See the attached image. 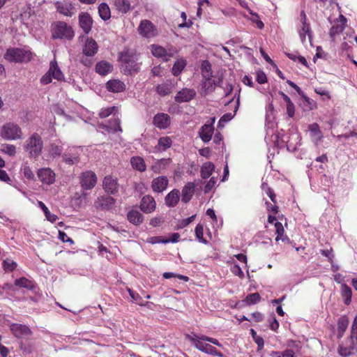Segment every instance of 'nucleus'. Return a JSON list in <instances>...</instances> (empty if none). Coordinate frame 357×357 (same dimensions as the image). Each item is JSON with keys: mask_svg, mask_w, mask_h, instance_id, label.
<instances>
[{"mask_svg": "<svg viewBox=\"0 0 357 357\" xmlns=\"http://www.w3.org/2000/svg\"><path fill=\"white\" fill-rule=\"evenodd\" d=\"M236 106L235 107V110H234V114H231V113H227L225 114H224L220 119L219 122H218V127H223L224 126V123H227V122H229V121H231L234 116L235 115V113L237 111L238 109V104H239V99H238L237 100V102H236Z\"/></svg>", "mask_w": 357, "mask_h": 357, "instance_id": "47", "label": "nucleus"}, {"mask_svg": "<svg viewBox=\"0 0 357 357\" xmlns=\"http://www.w3.org/2000/svg\"><path fill=\"white\" fill-rule=\"evenodd\" d=\"M129 295L130 296L132 301H140L142 300V297L137 294L131 290L130 289H128Z\"/></svg>", "mask_w": 357, "mask_h": 357, "instance_id": "64", "label": "nucleus"}, {"mask_svg": "<svg viewBox=\"0 0 357 357\" xmlns=\"http://www.w3.org/2000/svg\"><path fill=\"white\" fill-rule=\"evenodd\" d=\"M256 79L259 84H264L267 82L266 74L261 70L257 71Z\"/></svg>", "mask_w": 357, "mask_h": 357, "instance_id": "59", "label": "nucleus"}, {"mask_svg": "<svg viewBox=\"0 0 357 357\" xmlns=\"http://www.w3.org/2000/svg\"><path fill=\"white\" fill-rule=\"evenodd\" d=\"M107 89L112 93H120L126 89V84L119 79H111L106 83Z\"/></svg>", "mask_w": 357, "mask_h": 357, "instance_id": "24", "label": "nucleus"}, {"mask_svg": "<svg viewBox=\"0 0 357 357\" xmlns=\"http://www.w3.org/2000/svg\"><path fill=\"white\" fill-rule=\"evenodd\" d=\"M169 184V180L165 176H159L154 178L151 184V188L154 192H162L166 190Z\"/></svg>", "mask_w": 357, "mask_h": 357, "instance_id": "15", "label": "nucleus"}, {"mask_svg": "<svg viewBox=\"0 0 357 357\" xmlns=\"http://www.w3.org/2000/svg\"><path fill=\"white\" fill-rule=\"evenodd\" d=\"M79 25L85 33H89L91 30L93 20L91 17L86 13L79 15Z\"/></svg>", "mask_w": 357, "mask_h": 357, "instance_id": "25", "label": "nucleus"}, {"mask_svg": "<svg viewBox=\"0 0 357 357\" xmlns=\"http://www.w3.org/2000/svg\"><path fill=\"white\" fill-rule=\"evenodd\" d=\"M139 34L145 38H152L157 34L153 24L147 20H142L138 27Z\"/></svg>", "mask_w": 357, "mask_h": 357, "instance_id": "12", "label": "nucleus"}, {"mask_svg": "<svg viewBox=\"0 0 357 357\" xmlns=\"http://www.w3.org/2000/svg\"><path fill=\"white\" fill-rule=\"evenodd\" d=\"M215 169V165L211 162H207L203 164L201 167V176L202 178H208L211 176Z\"/></svg>", "mask_w": 357, "mask_h": 357, "instance_id": "36", "label": "nucleus"}, {"mask_svg": "<svg viewBox=\"0 0 357 357\" xmlns=\"http://www.w3.org/2000/svg\"><path fill=\"white\" fill-rule=\"evenodd\" d=\"M347 22V18L342 15H340L338 20L334 21V23L329 33L330 37L333 40H335L336 36L340 34L343 31L345 28Z\"/></svg>", "mask_w": 357, "mask_h": 357, "instance_id": "14", "label": "nucleus"}, {"mask_svg": "<svg viewBox=\"0 0 357 357\" xmlns=\"http://www.w3.org/2000/svg\"><path fill=\"white\" fill-rule=\"evenodd\" d=\"M248 305L255 304L260 301V296L258 293L248 294L244 300Z\"/></svg>", "mask_w": 357, "mask_h": 357, "instance_id": "54", "label": "nucleus"}, {"mask_svg": "<svg viewBox=\"0 0 357 357\" xmlns=\"http://www.w3.org/2000/svg\"><path fill=\"white\" fill-rule=\"evenodd\" d=\"M195 190V185L192 182L187 183L182 189L181 200L188 203L192 197Z\"/></svg>", "mask_w": 357, "mask_h": 357, "instance_id": "27", "label": "nucleus"}, {"mask_svg": "<svg viewBox=\"0 0 357 357\" xmlns=\"http://www.w3.org/2000/svg\"><path fill=\"white\" fill-rule=\"evenodd\" d=\"M127 217L130 222L136 225L141 224L143 221V216L137 210L129 211Z\"/></svg>", "mask_w": 357, "mask_h": 357, "instance_id": "35", "label": "nucleus"}, {"mask_svg": "<svg viewBox=\"0 0 357 357\" xmlns=\"http://www.w3.org/2000/svg\"><path fill=\"white\" fill-rule=\"evenodd\" d=\"M186 66V61L183 59H178L173 66L172 72L174 76L178 75Z\"/></svg>", "mask_w": 357, "mask_h": 357, "instance_id": "44", "label": "nucleus"}, {"mask_svg": "<svg viewBox=\"0 0 357 357\" xmlns=\"http://www.w3.org/2000/svg\"><path fill=\"white\" fill-rule=\"evenodd\" d=\"M180 199V192L178 190L174 189L169 192L165 197V203L168 207H174Z\"/></svg>", "mask_w": 357, "mask_h": 357, "instance_id": "29", "label": "nucleus"}, {"mask_svg": "<svg viewBox=\"0 0 357 357\" xmlns=\"http://www.w3.org/2000/svg\"><path fill=\"white\" fill-rule=\"evenodd\" d=\"M38 206L43 210L44 215L48 221L52 223H54L56 221L58 217L55 214L51 213L48 208L43 202L38 201Z\"/></svg>", "mask_w": 357, "mask_h": 357, "instance_id": "38", "label": "nucleus"}, {"mask_svg": "<svg viewBox=\"0 0 357 357\" xmlns=\"http://www.w3.org/2000/svg\"><path fill=\"white\" fill-rule=\"evenodd\" d=\"M195 95L196 92L194 89H183L176 95L175 101L179 103L189 102L195 98Z\"/></svg>", "mask_w": 357, "mask_h": 357, "instance_id": "19", "label": "nucleus"}, {"mask_svg": "<svg viewBox=\"0 0 357 357\" xmlns=\"http://www.w3.org/2000/svg\"><path fill=\"white\" fill-rule=\"evenodd\" d=\"M341 292L342 296L344 299V303L346 305H349L351 303L352 296V291L351 288L346 285L345 284H343L341 286Z\"/></svg>", "mask_w": 357, "mask_h": 357, "instance_id": "43", "label": "nucleus"}, {"mask_svg": "<svg viewBox=\"0 0 357 357\" xmlns=\"http://www.w3.org/2000/svg\"><path fill=\"white\" fill-rule=\"evenodd\" d=\"M54 5L56 10L65 16L71 17L74 14V6L69 0L56 1Z\"/></svg>", "mask_w": 357, "mask_h": 357, "instance_id": "13", "label": "nucleus"}, {"mask_svg": "<svg viewBox=\"0 0 357 357\" xmlns=\"http://www.w3.org/2000/svg\"><path fill=\"white\" fill-rule=\"evenodd\" d=\"M23 135L21 128L16 123L8 122L1 127L0 136L8 141H15L22 139Z\"/></svg>", "mask_w": 357, "mask_h": 357, "instance_id": "4", "label": "nucleus"}, {"mask_svg": "<svg viewBox=\"0 0 357 357\" xmlns=\"http://www.w3.org/2000/svg\"><path fill=\"white\" fill-rule=\"evenodd\" d=\"M172 144V141L169 137H160L158 140L155 149L158 151H164L169 149Z\"/></svg>", "mask_w": 357, "mask_h": 357, "instance_id": "37", "label": "nucleus"}, {"mask_svg": "<svg viewBox=\"0 0 357 357\" xmlns=\"http://www.w3.org/2000/svg\"><path fill=\"white\" fill-rule=\"evenodd\" d=\"M74 36L72 27L64 22H57L52 25L53 38L71 40Z\"/></svg>", "mask_w": 357, "mask_h": 357, "instance_id": "6", "label": "nucleus"}, {"mask_svg": "<svg viewBox=\"0 0 357 357\" xmlns=\"http://www.w3.org/2000/svg\"><path fill=\"white\" fill-rule=\"evenodd\" d=\"M98 13L103 20H109L111 17V12L109 6L105 3H102L98 6Z\"/></svg>", "mask_w": 357, "mask_h": 357, "instance_id": "40", "label": "nucleus"}, {"mask_svg": "<svg viewBox=\"0 0 357 357\" xmlns=\"http://www.w3.org/2000/svg\"><path fill=\"white\" fill-rule=\"evenodd\" d=\"M308 130L310 132V136L312 139V141L317 145L319 142L321 140L323 135L319 130V127L317 123H312L308 126Z\"/></svg>", "mask_w": 357, "mask_h": 357, "instance_id": "28", "label": "nucleus"}, {"mask_svg": "<svg viewBox=\"0 0 357 357\" xmlns=\"http://www.w3.org/2000/svg\"><path fill=\"white\" fill-rule=\"evenodd\" d=\"M59 238L64 243L68 242L70 244L74 243L73 241L70 237H68L65 232L61 231H59Z\"/></svg>", "mask_w": 357, "mask_h": 357, "instance_id": "61", "label": "nucleus"}, {"mask_svg": "<svg viewBox=\"0 0 357 357\" xmlns=\"http://www.w3.org/2000/svg\"><path fill=\"white\" fill-rule=\"evenodd\" d=\"M63 160L68 165H75L79 160V154L75 152H66L63 155Z\"/></svg>", "mask_w": 357, "mask_h": 357, "instance_id": "39", "label": "nucleus"}, {"mask_svg": "<svg viewBox=\"0 0 357 357\" xmlns=\"http://www.w3.org/2000/svg\"><path fill=\"white\" fill-rule=\"evenodd\" d=\"M98 50L97 43L93 38H87L82 48L83 54L86 56H93Z\"/></svg>", "mask_w": 357, "mask_h": 357, "instance_id": "21", "label": "nucleus"}, {"mask_svg": "<svg viewBox=\"0 0 357 357\" xmlns=\"http://www.w3.org/2000/svg\"><path fill=\"white\" fill-rule=\"evenodd\" d=\"M204 80L202 82V90L205 94H207L214 90L215 86L217 84L215 81L210 75L203 74Z\"/></svg>", "mask_w": 357, "mask_h": 357, "instance_id": "30", "label": "nucleus"}, {"mask_svg": "<svg viewBox=\"0 0 357 357\" xmlns=\"http://www.w3.org/2000/svg\"><path fill=\"white\" fill-rule=\"evenodd\" d=\"M115 200L113 197L109 196H102L98 197L95 202V206L98 209H108L113 206Z\"/></svg>", "mask_w": 357, "mask_h": 357, "instance_id": "26", "label": "nucleus"}, {"mask_svg": "<svg viewBox=\"0 0 357 357\" xmlns=\"http://www.w3.org/2000/svg\"><path fill=\"white\" fill-rule=\"evenodd\" d=\"M34 15V11L30 7H27L21 14V20L24 24L29 25L32 21V17Z\"/></svg>", "mask_w": 357, "mask_h": 357, "instance_id": "42", "label": "nucleus"}, {"mask_svg": "<svg viewBox=\"0 0 357 357\" xmlns=\"http://www.w3.org/2000/svg\"><path fill=\"white\" fill-rule=\"evenodd\" d=\"M152 54L157 57L162 59L164 61H167L171 57H173L177 52L176 50L173 47H168L164 48L162 46L158 45H152L150 47Z\"/></svg>", "mask_w": 357, "mask_h": 357, "instance_id": "8", "label": "nucleus"}, {"mask_svg": "<svg viewBox=\"0 0 357 357\" xmlns=\"http://www.w3.org/2000/svg\"><path fill=\"white\" fill-rule=\"evenodd\" d=\"M102 185L105 192L109 194L114 195L119 189L117 180L110 176L105 177Z\"/></svg>", "mask_w": 357, "mask_h": 357, "instance_id": "20", "label": "nucleus"}, {"mask_svg": "<svg viewBox=\"0 0 357 357\" xmlns=\"http://www.w3.org/2000/svg\"><path fill=\"white\" fill-rule=\"evenodd\" d=\"M15 285L31 291H33L36 288L35 283L33 281L24 277H22L19 279L15 280Z\"/></svg>", "mask_w": 357, "mask_h": 357, "instance_id": "34", "label": "nucleus"}, {"mask_svg": "<svg viewBox=\"0 0 357 357\" xmlns=\"http://www.w3.org/2000/svg\"><path fill=\"white\" fill-rule=\"evenodd\" d=\"M231 271L234 275L238 276L241 279H243L244 278V273L241 270V267L238 264L233 265L231 267Z\"/></svg>", "mask_w": 357, "mask_h": 357, "instance_id": "57", "label": "nucleus"}, {"mask_svg": "<svg viewBox=\"0 0 357 357\" xmlns=\"http://www.w3.org/2000/svg\"><path fill=\"white\" fill-rule=\"evenodd\" d=\"M3 57L9 62L27 63L32 59L33 53L27 47H11L6 50Z\"/></svg>", "mask_w": 357, "mask_h": 357, "instance_id": "1", "label": "nucleus"}, {"mask_svg": "<svg viewBox=\"0 0 357 357\" xmlns=\"http://www.w3.org/2000/svg\"><path fill=\"white\" fill-rule=\"evenodd\" d=\"M122 67L123 70L128 74H132L138 72L139 65L137 62V59L134 55L127 53L122 54L121 56Z\"/></svg>", "mask_w": 357, "mask_h": 357, "instance_id": "9", "label": "nucleus"}, {"mask_svg": "<svg viewBox=\"0 0 357 357\" xmlns=\"http://www.w3.org/2000/svg\"><path fill=\"white\" fill-rule=\"evenodd\" d=\"M348 326V321L344 318H341L337 324L338 337L340 338L345 332Z\"/></svg>", "mask_w": 357, "mask_h": 357, "instance_id": "50", "label": "nucleus"}, {"mask_svg": "<svg viewBox=\"0 0 357 357\" xmlns=\"http://www.w3.org/2000/svg\"><path fill=\"white\" fill-rule=\"evenodd\" d=\"M338 352L340 356L347 357L357 352V315L354 318L351 335L344 344L340 345Z\"/></svg>", "mask_w": 357, "mask_h": 357, "instance_id": "2", "label": "nucleus"}, {"mask_svg": "<svg viewBox=\"0 0 357 357\" xmlns=\"http://www.w3.org/2000/svg\"><path fill=\"white\" fill-rule=\"evenodd\" d=\"M156 202L154 198L151 195H145L142 197L140 208L145 213H151L155 211Z\"/></svg>", "mask_w": 357, "mask_h": 357, "instance_id": "17", "label": "nucleus"}, {"mask_svg": "<svg viewBox=\"0 0 357 357\" xmlns=\"http://www.w3.org/2000/svg\"><path fill=\"white\" fill-rule=\"evenodd\" d=\"M156 91L160 96H167L171 92V87L167 84H159L156 87Z\"/></svg>", "mask_w": 357, "mask_h": 357, "instance_id": "51", "label": "nucleus"}, {"mask_svg": "<svg viewBox=\"0 0 357 357\" xmlns=\"http://www.w3.org/2000/svg\"><path fill=\"white\" fill-rule=\"evenodd\" d=\"M215 120V118L211 119V123L210 124H204L199 130V137L205 143L208 142L211 139L214 131L213 124Z\"/></svg>", "mask_w": 357, "mask_h": 357, "instance_id": "18", "label": "nucleus"}, {"mask_svg": "<svg viewBox=\"0 0 357 357\" xmlns=\"http://www.w3.org/2000/svg\"><path fill=\"white\" fill-rule=\"evenodd\" d=\"M108 131H112L114 132L116 131L122 132L120 121L119 119H114L110 121L109 125L107 126Z\"/></svg>", "mask_w": 357, "mask_h": 357, "instance_id": "52", "label": "nucleus"}, {"mask_svg": "<svg viewBox=\"0 0 357 357\" xmlns=\"http://www.w3.org/2000/svg\"><path fill=\"white\" fill-rule=\"evenodd\" d=\"M191 341L192 342V344L197 349L202 352L209 354L213 351V347L207 343H205L204 342H206V340H202L201 335H195V337L191 338Z\"/></svg>", "mask_w": 357, "mask_h": 357, "instance_id": "22", "label": "nucleus"}, {"mask_svg": "<svg viewBox=\"0 0 357 357\" xmlns=\"http://www.w3.org/2000/svg\"><path fill=\"white\" fill-rule=\"evenodd\" d=\"M65 78L63 73L58 66L56 59L50 61L48 71L40 78L43 84H48L52 79L62 81Z\"/></svg>", "mask_w": 357, "mask_h": 357, "instance_id": "5", "label": "nucleus"}, {"mask_svg": "<svg viewBox=\"0 0 357 357\" xmlns=\"http://www.w3.org/2000/svg\"><path fill=\"white\" fill-rule=\"evenodd\" d=\"M301 25L298 29V35L301 43L306 45H307V37L308 42L312 46V31L310 25L307 22V17L304 11L301 13Z\"/></svg>", "mask_w": 357, "mask_h": 357, "instance_id": "7", "label": "nucleus"}, {"mask_svg": "<svg viewBox=\"0 0 357 357\" xmlns=\"http://www.w3.org/2000/svg\"><path fill=\"white\" fill-rule=\"evenodd\" d=\"M170 162L169 158L158 160L151 165V169L155 174H160L167 168Z\"/></svg>", "mask_w": 357, "mask_h": 357, "instance_id": "31", "label": "nucleus"}, {"mask_svg": "<svg viewBox=\"0 0 357 357\" xmlns=\"http://www.w3.org/2000/svg\"><path fill=\"white\" fill-rule=\"evenodd\" d=\"M43 147L42 138L38 134L34 133L29 137L24 142V149L30 157H38Z\"/></svg>", "mask_w": 357, "mask_h": 357, "instance_id": "3", "label": "nucleus"}, {"mask_svg": "<svg viewBox=\"0 0 357 357\" xmlns=\"http://www.w3.org/2000/svg\"><path fill=\"white\" fill-rule=\"evenodd\" d=\"M95 70L99 75H105L112 71L113 66L107 61H101L97 63Z\"/></svg>", "mask_w": 357, "mask_h": 357, "instance_id": "32", "label": "nucleus"}, {"mask_svg": "<svg viewBox=\"0 0 357 357\" xmlns=\"http://www.w3.org/2000/svg\"><path fill=\"white\" fill-rule=\"evenodd\" d=\"M1 151L10 156H14L16 153V147L13 144H5L1 146Z\"/></svg>", "mask_w": 357, "mask_h": 357, "instance_id": "49", "label": "nucleus"}, {"mask_svg": "<svg viewBox=\"0 0 357 357\" xmlns=\"http://www.w3.org/2000/svg\"><path fill=\"white\" fill-rule=\"evenodd\" d=\"M350 43H351V40H349L348 42H347V41L343 42L340 47L341 51L342 52H346L349 54L350 52V50L351 48Z\"/></svg>", "mask_w": 357, "mask_h": 357, "instance_id": "62", "label": "nucleus"}, {"mask_svg": "<svg viewBox=\"0 0 357 357\" xmlns=\"http://www.w3.org/2000/svg\"><path fill=\"white\" fill-rule=\"evenodd\" d=\"M153 123L160 129L167 128L170 123L169 116L165 113L158 114L153 118Z\"/></svg>", "mask_w": 357, "mask_h": 357, "instance_id": "23", "label": "nucleus"}, {"mask_svg": "<svg viewBox=\"0 0 357 357\" xmlns=\"http://www.w3.org/2000/svg\"><path fill=\"white\" fill-rule=\"evenodd\" d=\"M114 5L119 12L123 13H126L130 8L128 0H114Z\"/></svg>", "mask_w": 357, "mask_h": 357, "instance_id": "41", "label": "nucleus"}, {"mask_svg": "<svg viewBox=\"0 0 357 357\" xmlns=\"http://www.w3.org/2000/svg\"><path fill=\"white\" fill-rule=\"evenodd\" d=\"M201 339L202 340H206V342H211L215 345H217L218 347H222V344L218 342V340L215 339V338H213V337H207L204 335H201Z\"/></svg>", "mask_w": 357, "mask_h": 357, "instance_id": "63", "label": "nucleus"}, {"mask_svg": "<svg viewBox=\"0 0 357 357\" xmlns=\"http://www.w3.org/2000/svg\"><path fill=\"white\" fill-rule=\"evenodd\" d=\"M97 183V177L94 172L87 171L82 174L80 183L84 189L89 190L93 188Z\"/></svg>", "mask_w": 357, "mask_h": 357, "instance_id": "11", "label": "nucleus"}, {"mask_svg": "<svg viewBox=\"0 0 357 357\" xmlns=\"http://www.w3.org/2000/svg\"><path fill=\"white\" fill-rule=\"evenodd\" d=\"M3 270L6 272H12L17 268V263L13 259L7 258L2 263Z\"/></svg>", "mask_w": 357, "mask_h": 357, "instance_id": "48", "label": "nucleus"}, {"mask_svg": "<svg viewBox=\"0 0 357 357\" xmlns=\"http://www.w3.org/2000/svg\"><path fill=\"white\" fill-rule=\"evenodd\" d=\"M38 176L42 183L47 185H51L55 181V173L48 167L39 169Z\"/></svg>", "mask_w": 357, "mask_h": 357, "instance_id": "16", "label": "nucleus"}, {"mask_svg": "<svg viewBox=\"0 0 357 357\" xmlns=\"http://www.w3.org/2000/svg\"><path fill=\"white\" fill-rule=\"evenodd\" d=\"M217 183V178L215 177H211L209 181L206 183L204 188L205 193L208 192L211 190Z\"/></svg>", "mask_w": 357, "mask_h": 357, "instance_id": "58", "label": "nucleus"}, {"mask_svg": "<svg viewBox=\"0 0 357 357\" xmlns=\"http://www.w3.org/2000/svg\"><path fill=\"white\" fill-rule=\"evenodd\" d=\"M63 151V147L59 143L53 142L50 145L49 153L53 157L59 156Z\"/></svg>", "mask_w": 357, "mask_h": 357, "instance_id": "46", "label": "nucleus"}, {"mask_svg": "<svg viewBox=\"0 0 357 357\" xmlns=\"http://www.w3.org/2000/svg\"><path fill=\"white\" fill-rule=\"evenodd\" d=\"M114 109H115L114 107L103 108L100 110V112L99 113V116L101 118H106V117L109 116L113 112Z\"/></svg>", "mask_w": 357, "mask_h": 357, "instance_id": "60", "label": "nucleus"}, {"mask_svg": "<svg viewBox=\"0 0 357 357\" xmlns=\"http://www.w3.org/2000/svg\"><path fill=\"white\" fill-rule=\"evenodd\" d=\"M10 330L17 338H26L32 334L31 330L27 326L20 324H10Z\"/></svg>", "mask_w": 357, "mask_h": 357, "instance_id": "10", "label": "nucleus"}, {"mask_svg": "<svg viewBox=\"0 0 357 357\" xmlns=\"http://www.w3.org/2000/svg\"><path fill=\"white\" fill-rule=\"evenodd\" d=\"M130 164L133 169L140 172H144L146 169V165L144 159L139 156L132 157L130 160Z\"/></svg>", "mask_w": 357, "mask_h": 357, "instance_id": "33", "label": "nucleus"}, {"mask_svg": "<svg viewBox=\"0 0 357 357\" xmlns=\"http://www.w3.org/2000/svg\"><path fill=\"white\" fill-rule=\"evenodd\" d=\"M176 277L181 280H184L185 282H188L189 280L188 277L183 275L175 274L174 273H170V272H165L163 273V278L165 279H169V278H176Z\"/></svg>", "mask_w": 357, "mask_h": 357, "instance_id": "55", "label": "nucleus"}, {"mask_svg": "<svg viewBox=\"0 0 357 357\" xmlns=\"http://www.w3.org/2000/svg\"><path fill=\"white\" fill-rule=\"evenodd\" d=\"M195 235L199 242L206 243V240L204 238V227L202 225L198 224L195 227Z\"/></svg>", "mask_w": 357, "mask_h": 357, "instance_id": "53", "label": "nucleus"}, {"mask_svg": "<svg viewBox=\"0 0 357 357\" xmlns=\"http://www.w3.org/2000/svg\"><path fill=\"white\" fill-rule=\"evenodd\" d=\"M275 233L277 234L275 237V241H284L286 239H287V236L284 235V227L281 222H276L275 223Z\"/></svg>", "mask_w": 357, "mask_h": 357, "instance_id": "45", "label": "nucleus"}, {"mask_svg": "<svg viewBox=\"0 0 357 357\" xmlns=\"http://www.w3.org/2000/svg\"><path fill=\"white\" fill-rule=\"evenodd\" d=\"M22 172L24 174V177H26L29 180H33L34 179V174L33 172L31 171V168L26 165H24L22 167Z\"/></svg>", "mask_w": 357, "mask_h": 357, "instance_id": "56", "label": "nucleus"}]
</instances>
